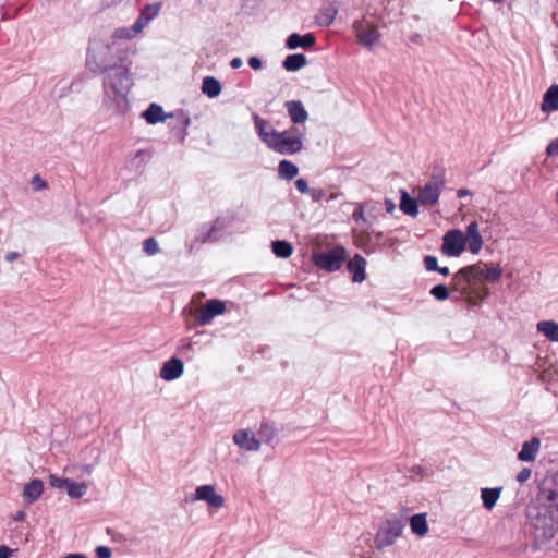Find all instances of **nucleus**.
Listing matches in <instances>:
<instances>
[{"label":"nucleus","mask_w":558,"mask_h":558,"mask_svg":"<svg viewBox=\"0 0 558 558\" xmlns=\"http://www.w3.org/2000/svg\"><path fill=\"white\" fill-rule=\"evenodd\" d=\"M418 201L417 197L413 198L405 190H400V209L411 217L418 215Z\"/></svg>","instance_id":"obj_18"},{"label":"nucleus","mask_w":558,"mask_h":558,"mask_svg":"<svg viewBox=\"0 0 558 558\" xmlns=\"http://www.w3.org/2000/svg\"><path fill=\"white\" fill-rule=\"evenodd\" d=\"M142 117L146 120L148 124H157L159 122L166 121L167 118L174 117V113L166 114L160 105L156 102H151L148 108L143 111ZM178 121L183 125V137L187 134L186 129L191 124V119L183 111H178L175 113Z\"/></svg>","instance_id":"obj_7"},{"label":"nucleus","mask_w":558,"mask_h":558,"mask_svg":"<svg viewBox=\"0 0 558 558\" xmlns=\"http://www.w3.org/2000/svg\"><path fill=\"white\" fill-rule=\"evenodd\" d=\"M536 329L549 341L558 342V323L554 320H541L537 323Z\"/></svg>","instance_id":"obj_22"},{"label":"nucleus","mask_w":558,"mask_h":558,"mask_svg":"<svg viewBox=\"0 0 558 558\" xmlns=\"http://www.w3.org/2000/svg\"><path fill=\"white\" fill-rule=\"evenodd\" d=\"M44 489L43 482L38 478L32 480L25 484L23 488V498L27 504L35 502L41 495Z\"/></svg>","instance_id":"obj_19"},{"label":"nucleus","mask_w":558,"mask_h":558,"mask_svg":"<svg viewBox=\"0 0 558 558\" xmlns=\"http://www.w3.org/2000/svg\"><path fill=\"white\" fill-rule=\"evenodd\" d=\"M20 256V254L17 252H9L7 255H5V260L7 262H13L14 259H16L17 257Z\"/></svg>","instance_id":"obj_55"},{"label":"nucleus","mask_w":558,"mask_h":558,"mask_svg":"<svg viewBox=\"0 0 558 558\" xmlns=\"http://www.w3.org/2000/svg\"><path fill=\"white\" fill-rule=\"evenodd\" d=\"M541 450V439L538 437H532L529 441H525V462L535 461Z\"/></svg>","instance_id":"obj_30"},{"label":"nucleus","mask_w":558,"mask_h":558,"mask_svg":"<svg viewBox=\"0 0 558 558\" xmlns=\"http://www.w3.org/2000/svg\"><path fill=\"white\" fill-rule=\"evenodd\" d=\"M363 214H364L363 205L362 204H357L356 207L353 210L352 218L354 220L362 219L363 218Z\"/></svg>","instance_id":"obj_50"},{"label":"nucleus","mask_w":558,"mask_h":558,"mask_svg":"<svg viewBox=\"0 0 558 558\" xmlns=\"http://www.w3.org/2000/svg\"><path fill=\"white\" fill-rule=\"evenodd\" d=\"M97 66L104 74V102L120 107L126 101L128 94L133 85L129 68L122 63L98 64Z\"/></svg>","instance_id":"obj_2"},{"label":"nucleus","mask_w":558,"mask_h":558,"mask_svg":"<svg viewBox=\"0 0 558 558\" xmlns=\"http://www.w3.org/2000/svg\"><path fill=\"white\" fill-rule=\"evenodd\" d=\"M429 183H434L437 186L444 189L445 186V169L441 167H437L432 172V181Z\"/></svg>","instance_id":"obj_36"},{"label":"nucleus","mask_w":558,"mask_h":558,"mask_svg":"<svg viewBox=\"0 0 558 558\" xmlns=\"http://www.w3.org/2000/svg\"><path fill=\"white\" fill-rule=\"evenodd\" d=\"M502 270L498 266L488 265L483 262L463 267L452 276V289L466 294L471 284L476 281L494 283L501 277Z\"/></svg>","instance_id":"obj_3"},{"label":"nucleus","mask_w":558,"mask_h":558,"mask_svg":"<svg viewBox=\"0 0 558 558\" xmlns=\"http://www.w3.org/2000/svg\"><path fill=\"white\" fill-rule=\"evenodd\" d=\"M113 37L117 39H132L135 35L132 33L131 27H119L114 29Z\"/></svg>","instance_id":"obj_39"},{"label":"nucleus","mask_w":558,"mask_h":558,"mask_svg":"<svg viewBox=\"0 0 558 558\" xmlns=\"http://www.w3.org/2000/svg\"><path fill=\"white\" fill-rule=\"evenodd\" d=\"M233 441L241 449L247 451H257L260 448V440L246 429H240L233 435Z\"/></svg>","instance_id":"obj_14"},{"label":"nucleus","mask_w":558,"mask_h":558,"mask_svg":"<svg viewBox=\"0 0 558 558\" xmlns=\"http://www.w3.org/2000/svg\"><path fill=\"white\" fill-rule=\"evenodd\" d=\"M222 229L223 223H220L219 219H217L211 226V228L206 233L199 235L197 240L201 241L202 243L215 242L218 240V236H216V232Z\"/></svg>","instance_id":"obj_33"},{"label":"nucleus","mask_w":558,"mask_h":558,"mask_svg":"<svg viewBox=\"0 0 558 558\" xmlns=\"http://www.w3.org/2000/svg\"><path fill=\"white\" fill-rule=\"evenodd\" d=\"M405 525L403 518H392L387 519L383 525L379 527L376 537L375 545L377 549H383L387 547L396 541V538L401 534L403 527Z\"/></svg>","instance_id":"obj_6"},{"label":"nucleus","mask_w":558,"mask_h":558,"mask_svg":"<svg viewBox=\"0 0 558 558\" xmlns=\"http://www.w3.org/2000/svg\"><path fill=\"white\" fill-rule=\"evenodd\" d=\"M226 304L218 299L208 300L196 316L199 326L208 325L216 316L223 314Z\"/></svg>","instance_id":"obj_9"},{"label":"nucleus","mask_w":558,"mask_h":558,"mask_svg":"<svg viewBox=\"0 0 558 558\" xmlns=\"http://www.w3.org/2000/svg\"><path fill=\"white\" fill-rule=\"evenodd\" d=\"M87 485L83 482L77 483L74 481H69V484L66 486V493L71 498H81L83 497L87 492Z\"/></svg>","instance_id":"obj_31"},{"label":"nucleus","mask_w":558,"mask_h":558,"mask_svg":"<svg viewBox=\"0 0 558 558\" xmlns=\"http://www.w3.org/2000/svg\"><path fill=\"white\" fill-rule=\"evenodd\" d=\"M466 239L464 233L459 229H451L442 236L441 253L458 257L465 250Z\"/></svg>","instance_id":"obj_8"},{"label":"nucleus","mask_w":558,"mask_h":558,"mask_svg":"<svg viewBox=\"0 0 558 558\" xmlns=\"http://www.w3.org/2000/svg\"><path fill=\"white\" fill-rule=\"evenodd\" d=\"M307 64V58L303 53H293L286 57L282 66L289 72H295Z\"/></svg>","instance_id":"obj_24"},{"label":"nucleus","mask_w":558,"mask_h":558,"mask_svg":"<svg viewBox=\"0 0 558 558\" xmlns=\"http://www.w3.org/2000/svg\"><path fill=\"white\" fill-rule=\"evenodd\" d=\"M501 490L502 487L482 488L481 498L483 501V507L487 510H492L495 507L497 500L499 499Z\"/></svg>","instance_id":"obj_21"},{"label":"nucleus","mask_w":558,"mask_h":558,"mask_svg":"<svg viewBox=\"0 0 558 558\" xmlns=\"http://www.w3.org/2000/svg\"><path fill=\"white\" fill-rule=\"evenodd\" d=\"M546 153L549 157L558 156V137L548 144Z\"/></svg>","instance_id":"obj_47"},{"label":"nucleus","mask_w":558,"mask_h":558,"mask_svg":"<svg viewBox=\"0 0 558 558\" xmlns=\"http://www.w3.org/2000/svg\"><path fill=\"white\" fill-rule=\"evenodd\" d=\"M365 266L366 260L360 254H355L354 257L348 262L347 268L352 272L353 282H362L365 280Z\"/></svg>","instance_id":"obj_17"},{"label":"nucleus","mask_w":558,"mask_h":558,"mask_svg":"<svg viewBox=\"0 0 558 558\" xmlns=\"http://www.w3.org/2000/svg\"><path fill=\"white\" fill-rule=\"evenodd\" d=\"M466 243H469V250L472 254H477L483 245V239L482 235L473 236V238H465Z\"/></svg>","instance_id":"obj_38"},{"label":"nucleus","mask_w":558,"mask_h":558,"mask_svg":"<svg viewBox=\"0 0 558 558\" xmlns=\"http://www.w3.org/2000/svg\"><path fill=\"white\" fill-rule=\"evenodd\" d=\"M384 205H385L386 211L389 214L393 213V210L396 209V204L390 198H385Z\"/></svg>","instance_id":"obj_51"},{"label":"nucleus","mask_w":558,"mask_h":558,"mask_svg":"<svg viewBox=\"0 0 558 558\" xmlns=\"http://www.w3.org/2000/svg\"><path fill=\"white\" fill-rule=\"evenodd\" d=\"M201 89L207 97L216 98L220 95L222 87L216 77L206 76L203 78Z\"/></svg>","instance_id":"obj_23"},{"label":"nucleus","mask_w":558,"mask_h":558,"mask_svg":"<svg viewBox=\"0 0 558 558\" xmlns=\"http://www.w3.org/2000/svg\"><path fill=\"white\" fill-rule=\"evenodd\" d=\"M436 271L439 272L442 276H448L449 275V268L447 266H444V267H439L438 266V270H436Z\"/></svg>","instance_id":"obj_56"},{"label":"nucleus","mask_w":558,"mask_h":558,"mask_svg":"<svg viewBox=\"0 0 558 558\" xmlns=\"http://www.w3.org/2000/svg\"><path fill=\"white\" fill-rule=\"evenodd\" d=\"M544 111H553L558 109V85H551L544 95L542 104Z\"/></svg>","instance_id":"obj_26"},{"label":"nucleus","mask_w":558,"mask_h":558,"mask_svg":"<svg viewBox=\"0 0 558 558\" xmlns=\"http://www.w3.org/2000/svg\"><path fill=\"white\" fill-rule=\"evenodd\" d=\"M299 173V168L290 160L283 159L278 165V175L284 180H292Z\"/></svg>","instance_id":"obj_27"},{"label":"nucleus","mask_w":558,"mask_h":558,"mask_svg":"<svg viewBox=\"0 0 558 558\" xmlns=\"http://www.w3.org/2000/svg\"><path fill=\"white\" fill-rule=\"evenodd\" d=\"M191 500L206 501L209 507L219 509L225 506V498L217 494L213 485L206 484L196 487L194 495Z\"/></svg>","instance_id":"obj_10"},{"label":"nucleus","mask_w":558,"mask_h":558,"mask_svg":"<svg viewBox=\"0 0 558 558\" xmlns=\"http://www.w3.org/2000/svg\"><path fill=\"white\" fill-rule=\"evenodd\" d=\"M337 14H338L337 4L329 3L326 7H324L319 11V13L316 15V23L319 26L328 27L333 23Z\"/></svg>","instance_id":"obj_20"},{"label":"nucleus","mask_w":558,"mask_h":558,"mask_svg":"<svg viewBox=\"0 0 558 558\" xmlns=\"http://www.w3.org/2000/svg\"><path fill=\"white\" fill-rule=\"evenodd\" d=\"M31 185L34 191H41L47 187V182L39 174H35L31 180Z\"/></svg>","instance_id":"obj_41"},{"label":"nucleus","mask_w":558,"mask_h":558,"mask_svg":"<svg viewBox=\"0 0 558 558\" xmlns=\"http://www.w3.org/2000/svg\"><path fill=\"white\" fill-rule=\"evenodd\" d=\"M247 63L253 70H260L263 66L262 60L256 56L250 57Z\"/></svg>","instance_id":"obj_49"},{"label":"nucleus","mask_w":558,"mask_h":558,"mask_svg":"<svg viewBox=\"0 0 558 558\" xmlns=\"http://www.w3.org/2000/svg\"><path fill=\"white\" fill-rule=\"evenodd\" d=\"M442 189L434 183L427 182L418 192L417 201L421 205L430 207L438 203Z\"/></svg>","instance_id":"obj_13"},{"label":"nucleus","mask_w":558,"mask_h":558,"mask_svg":"<svg viewBox=\"0 0 558 558\" xmlns=\"http://www.w3.org/2000/svg\"><path fill=\"white\" fill-rule=\"evenodd\" d=\"M183 372L184 363L181 359L173 356L162 364L159 376L166 381H172L178 379Z\"/></svg>","instance_id":"obj_11"},{"label":"nucleus","mask_w":558,"mask_h":558,"mask_svg":"<svg viewBox=\"0 0 558 558\" xmlns=\"http://www.w3.org/2000/svg\"><path fill=\"white\" fill-rule=\"evenodd\" d=\"M517 457H518V460L523 461V447H522V448H521V450L518 452Z\"/></svg>","instance_id":"obj_62"},{"label":"nucleus","mask_w":558,"mask_h":558,"mask_svg":"<svg viewBox=\"0 0 558 558\" xmlns=\"http://www.w3.org/2000/svg\"><path fill=\"white\" fill-rule=\"evenodd\" d=\"M424 266H425L426 270H428V271L438 270L437 257H435L433 255H426L424 257Z\"/></svg>","instance_id":"obj_42"},{"label":"nucleus","mask_w":558,"mask_h":558,"mask_svg":"<svg viewBox=\"0 0 558 558\" xmlns=\"http://www.w3.org/2000/svg\"><path fill=\"white\" fill-rule=\"evenodd\" d=\"M523 478H524V475H523V470H522V471H520V472L517 474L515 480H517L519 483L523 484Z\"/></svg>","instance_id":"obj_59"},{"label":"nucleus","mask_w":558,"mask_h":558,"mask_svg":"<svg viewBox=\"0 0 558 558\" xmlns=\"http://www.w3.org/2000/svg\"><path fill=\"white\" fill-rule=\"evenodd\" d=\"M253 121L258 137L267 146L277 130L271 126L268 120L260 118L256 113H253Z\"/></svg>","instance_id":"obj_15"},{"label":"nucleus","mask_w":558,"mask_h":558,"mask_svg":"<svg viewBox=\"0 0 558 558\" xmlns=\"http://www.w3.org/2000/svg\"><path fill=\"white\" fill-rule=\"evenodd\" d=\"M375 236H376V240L379 241L383 238V233L377 232Z\"/></svg>","instance_id":"obj_63"},{"label":"nucleus","mask_w":558,"mask_h":558,"mask_svg":"<svg viewBox=\"0 0 558 558\" xmlns=\"http://www.w3.org/2000/svg\"><path fill=\"white\" fill-rule=\"evenodd\" d=\"M64 558H87V557L84 554L76 553V554H69Z\"/></svg>","instance_id":"obj_57"},{"label":"nucleus","mask_w":558,"mask_h":558,"mask_svg":"<svg viewBox=\"0 0 558 558\" xmlns=\"http://www.w3.org/2000/svg\"><path fill=\"white\" fill-rule=\"evenodd\" d=\"M464 235H465V238H473V236L481 235L480 231H478V225L476 221H472L468 225L466 234H464Z\"/></svg>","instance_id":"obj_43"},{"label":"nucleus","mask_w":558,"mask_h":558,"mask_svg":"<svg viewBox=\"0 0 558 558\" xmlns=\"http://www.w3.org/2000/svg\"><path fill=\"white\" fill-rule=\"evenodd\" d=\"M556 199H557V202H558V191H557V194H556Z\"/></svg>","instance_id":"obj_64"},{"label":"nucleus","mask_w":558,"mask_h":558,"mask_svg":"<svg viewBox=\"0 0 558 558\" xmlns=\"http://www.w3.org/2000/svg\"><path fill=\"white\" fill-rule=\"evenodd\" d=\"M243 64L242 59L239 57H235L231 60L230 65L232 69H239Z\"/></svg>","instance_id":"obj_53"},{"label":"nucleus","mask_w":558,"mask_h":558,"mask_svg":"<svg viewBox=\"0 0 558 558\" xmlns=\"http://www.w3.org/2000/svg\"><path fill=\"white\" fill-rule=\"evenodd\" d=\"M272 253L280 258H288L293 253L292 245L284 240H276L271 243Z\"/></svg>","instance_id":"obj_28"},{"label":"nucleus","mask_w":558,"mask_h":558,"mask_svg":"<svg viewBox=\"0 0 558 558\" xmlns=\"http://www.w3.org/2000/svg\"><path fill=\"white\" fill-rule=\"evenodd\" d=\"M420 39H421V36H420L418 34H415V35H413V36L411 37V40H412L413 43H418V41H420Z\"/></svg>","instance_id":"obj_60"},{"label":"nucleus","mask_w":558,"mask_h":558,"mask_svg":"<svg viewBox=\"0 0 558 558\" xmlns=\"http://www.w3.org/2000/svg\"><path fill=\"white\" fill-rule=\"evenodd\" d=\"M410 526L412 533L424 536L428 531L426 513H417L410 518Z\"/></svg>","instance_id":"obj_25"},{"label":"nucleus","mask_w":558,"mask_h":558,"mask_svg":"<svg viewBox=\"0 0 558 558\" xmlns=\"http://www.w3.org/2000/svg\"><path fill=\"white\" fill-rule=\"evenodd\" d=\"M469 195H472V192L468 189H459L457 191V196L459 198H462V197H465V196H469Z\"/></svg>","instance_id":"obj_54"},{"label":"nucleus","mask_w":558,"mask_h":558,"mask_svg":"<svg viewBox=\"0 0 558 558\" xmlns=\"http://www.w3.org/2000/svg\"><path fill=\"white\" fill-rule=\"evenodd\" d=\"M25 517V513L23 511H19L16 515L14 517L15 521H22Z\"/></svg>","instance_id":"obj_58"},{"label":"nucleus","mask_w":558,"mask_h":558,"mask_svg":"<svg viewBox=\"0 0 558 558\" xmlns=\"http://www.w3.org/2000/svg\"><path fill=\"white\" fill-rule=\"evenodd\" d=\"M347 258V251L338 245L328 251H322L313 255L314 264L328 272L339 270Z\"/></svg>","instance_id":"obj_5"},{"label":"nucleus","mask_w":558,"mask_h":558,"mask_svg":"<svg viewBox=\"0 0 558 558\" xmlns=\"http://www.w3.org/2000/svg\"><path fill=\"white\" fill-rule=\"evenodd\" d=\"M70 478H62L57 475H50L49 483L54 488H66Z\"/></svg>","instance_id":"obj_40"},{"label":"nucleus","mask_w":558,"mask_h":558,"mask_svg":"<svg viewBox=\"0 0 558 558\" xmlns=\"http://www.w3.org/2000/svg\"><path fill=\"white\" fill-rule=\"evenodd\" d=\"M267 147L280 155H294L303 149L304 133L299 132L298 128H291L286 131H277L272 134Z\"/></svg>","instance_id":"obj_4"},{"label":"nucleus","mask_w":558,"mask_h":558,"mask_svg":"<svg viewBox=\"0 0 558 558\" xmlns=\"http://www.w3.org/2000/svg\"><path fill=\"white\" fill-rule=\"evenodd\" d=\"M429 293L438 301H445L449 298V289L446 284L442 283L434 286Z\"/></svg>","instance_id":"obj_35"},{"label":"nucleus","mask_w":558,"mask_h":558,"mask_svg":"<svg viewBox=\"0 0 558 558\" xmlns=\"http://www.w3.org/2000/svg\"><path fill=\"white\" fill-rule=\"evenodd\" d=\"M359 39L362 45L371 48L378 39L377 32L375 29H365L359 34Z\"/></svg>","instance_id":"obj_34"},{"label":"nucleus","mask_w":558,"mask_h":558,"mask_svg":"<svg viewBox=\"0 0 558 558\" xmlns=\"http://www.w3.org/2000/svg\"><path fill=\"white\" fill-rule=\"evenodd\" d=\"M143 250L147 255H155L159 252V244L154 238H147L143 243Z\"/></svg>","instance_id":"obj_37"},{"label":"nucleus","mask_w":558,"mask_h":558,"mask_svg":"<svg viewBox=\"0 0 558 558\" xmlns=\"http://www.w3.org/2000/svg\"><path fill=\"white\" fill-rule=\"evenodd\" d=\"M316 44V37L313 33L300 35L299 33L290 34L286 39V47L290 50L298 48L310 49Z\"/></svg>","instance_id":"obj_12"},{"label":"nucleus","mask_w":558,"mask_h":558,"mask_svg":"<svg viewBox=\"0 0 558 558\" xmlns=\"http://www.w3.org/2000/svg\"><path fill=\"white\" fill-rule=\"evenodd\" d=\"M275 435H276V429H275L274 424L269 421H263L257 430V436H258L257 439H259L260 442L264 441L266 444H269L274 439Z\"/></svg>","instance_id":"obj_29"},{"label":"nucleus","mask_w":558,"mask_h":558,"mask_svg":"<svg viewBox=\"0 0 558 558\" xmlns=\"http://www.w3.org/2000/svg\"><path fill=\"white\" fill-rule=\"evenodd\" d=\"M148 23L143 20L140 15L134 22V24L131 26L132 33L136 36L142 29L147 25Z\"/></svg>","instance_id":"obj_44"},{"label":"nucleus","mask_w":558,"mask_h":558,"mask_svg":"<svg viewBox=\"0 0 558 558\" xmlns=\"http://www.w3.org/2000/svg\"><path fill=\"white\" fill-rule=\"evenodd\" d=\"M535 549L558 544V471L543 478L525 510V533Z\"/></svg>","instance_id":"obj_1"},{"label":"nucleus","mask_w":558,"mask_h":558,"mask_svg":"<svg viewBox=\"0 0 558 558\" xmlns=\"http://www.w3.org/2000/svg\"><path fill=\"white\" fill-rule=\"evenodd\" d=\"M289 118L294 124L304 123L308 119V112L300 100H290L284 104Z\"/></svg>","instance_id":"obj_16"},{"label":"nucleus","mask_w":558,"mask_h":558,"mask_svg":"<svg viewBox=\"0 0 558 558\" xmlns=\"http://www.w3.org/2000/svg\"><path fill=\"white\" fill-rule=\"evenodd\" d=\"M310 194H311V197H312V199L314 202L322 201L325 197V195H326L325 191L322 190V189H312L310 191Z\"/></svg>","instance_id":"obj_48"},{"label":"nucleus","mask_w":558,"mask_h":558,"mask_svg":"<svg viewBox=\"0 0 558 558\" xmlns=\"http://www.w3.org/2000/svg\"><path fill=\"white\" fill-rule=\"evenodd\" d=\"M161 5L162 4L160 2L151 3V4H146L141 10L140 16L143 20H145L147 23H149L151 20H154L159 14Z\"/></svg>","instance_id":"obj_32"},{"label":"nucleus","mask_w":558,"mask_h":558,"mask_svg":"<svg viewBox=\"0 0 558 558\" xmlns=\"http://www.w3.org/2000/svg\"><path fill=\"white\" fill-rule=\"evenodd\" d=\"M295 187L301 194L310 193L311 189L308 187V184L305 179L299 178L295 181Z\"/></svg>","instance_id":"obj_45"},{"label":"nucleus","mask_w":558,"mask_h":558,"mask_svg":"<svg viewBox=\"0 0 558 558\" xmlns=\"http://www.w3.org/2000/svg\"><path fill=\"white\" fill-rule=\"evenodd\" d=\"M11 555H12V550L8 546H5V545L0 546V558H10Z\"/></svg>","instance_id":"obj_52"},{"label":"nucleus","mask_w":558,"mask_h":558,"mask_svg":"<svg viewBox=\"0 0 558 558\" xmlns=\"http://www.w3.org/2000/svg\"><path fill=\"white\" fill-rule=\"evenodd\" d=\"M531 473H532L531 469L525 468V481H527L531 477Z\"/></svg>","instance_id":"obj_61"},{"label":"nucleus","mask_w":558,"mask_h":558,"mask_svg":"<svg viewBox=\"0 0 558 558\" xmlns=\"http://www.w3.org/2000/svg\"><path fill=\"white\" fill-rule=\"evenodd\" d=\"M112 551L107 546H98L96 548V557L97 558H111Z\"/></svg>","instance_id":"obj_46"}]
</instances>
